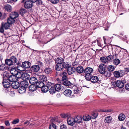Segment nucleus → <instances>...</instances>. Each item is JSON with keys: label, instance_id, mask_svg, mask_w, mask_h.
Wrapping results in <instances>:
<instances>
[{"label": "nucleus", "instance_id": "nucleus-1", "mask_svg": "<svg viewBox=\"0 0 129 129\" xmlns=\"http://www.w3.org/2000/svg\"><path fill=\"white\" fill-rule=\"evenodd\" d=\"M113 45L117 47L116 48H115L113 52V55L115 57L117 58L118 54H119V55H120V57L122 55L124 56L127 54V52L126 50L116 45Z\"/></svg>", "mask_w": 129, "mask_h": 129}, {"label": "nucleus", "instance_id": "nucleus-2", "mask_svg": "<svg viewBox=\"0 0 129 129\" xmlns=\"http://www.w3.org/2000/svg\"><path fill=\"white\" fill-rule=\"evenodd\" d=\"M93 71V70L91 68L88 67L85 69L84 73L85 74V78L86 79H89Z\"/></svg>", "mask_w": 129, "mask_h": 129}, {"label": "nucleus", "instance_id": "nucleus-3", "mask_svg": "<svg viewBox=\"0 0 129 129\" xmlns=\"http://www.w3.org/2000/svg\"><path fill=\"white\" fill-rule=\"evenodd\" d=\"M124 71L121 70L118 71H115L113 72L114 76L116 78L122 77L124 75Z\"/></svg>", "mask_w": 129, "mask_h": 129}, {"label": "nucleus", "instance_id": "nucleus-4", "mask_svg": "<svg viewBox=\"0 0 129 129\" xmlns=\"http://www.w3.org/2000/svg\"><path fill=\"white\" fill-rule=\"evenodd\" d=\"M3 84L5 88H8L11 85V83L8 82L7 77H5V75L4 74L3 76Z\"/></svg>", "mask_w": 129, "mask_h": 129}, {"label": "nucleus", "instance_id": "nucleus-5", "mask_svg": "<svg viewBox=\"0 0 129 129\" xmlns=\"http://www.w3.org/2000/svg\"><path fill=\"white\" fill-rule=\"evenodd\" d=\"M5 75V77H7L8 81L11 82H14L17 81V78H16V77L14 75L9 76L8 74H6V73H4L3 75Z\"/></svg>", "mask_w": 129, "mask_h": 129}, {"label": "nucleus", "instance_id": "nucleus-6", "mask_svg": "<svg viewBox=\"0 0 129 129\" xmlns=\"http://www.w3.org/2000/svg\"><path fill=\"white\" fill-rule=\"evenodd\" d=\"M106 67L103 64H101L99 66L98 69L99 72L101 74H104L106 70Z\"/></svg>", "mask_w": 129, "mask_h": 129}, {"label": "nucleus", "instance_id": "nucleus-7", "mask_svg": "<svg viewBox=\"0 0 129 129\" xmlns=\"http://www.w3.org/2000/svg\"><path fill=\"white\" fill-rule=\"evenodd\" d=\"M31 65V63L28 61H25L23 62L22 64L20 63V66L24 69L29 68Z\"/></svg>", "mask_w": 129, "mask_h": 129}, {"label": "nucleus", "instance_id": "nucleus-8", "mask_svg": "<svg viewBox=\"0 0 129 129\" xmlns=\"http://www.w3.org/2000/svg\"><path fill=\"white\" fill-rule=\"evenodd\" d=\"M50 56L51 59H50V60H49V64L50 65V67L49 66V71L50 72L51 71L52 69H53L54 67V60L52 59V56L51 55H50Z\"/></svg>", "mask_w": 129, "mask_h": 129}, {"label": "nucleus", "instance_id": "nucleus-9", "mask_svg": "<svg viewBox=\"0 0 129 129\" xmlns=\"http://www.w3.org/2000/svg\"><path fill=\"white\" fill-rule=\"evenodd\" d=\"M74 118L71 117H68L67 119V122L68 124L71 126H73L75 123Z\"/></svg>", "mask_w": 129, "mask_h": 129}, {"label": "nucleus", "instance_id": "nucleus-10", "mask_svg": "<svg viewBox=\"0 0 129 129\" xmlns=\"http://www.w3.org/2000/svg\"><path fill=\"white\" fill-rule=\"evenodd\" d=\"M90 78L89 79H86L88 80H90L93 83H98L99 81L98 77L96 76H90Z\"/></svg>", "mask_w": 129, "mask_h": 129}, {"label": "nucleus", "instance_id": "nucleus-11", "mask_svg": "<svg viewBox=\"0 0 129 129\" xmlns=\"http://www.w3.org/2000/svg\"><path fill=\"white\" fill-rule=\"evenodd\" d=\"M103 38L104 43L106 45L109 44L112 41L111 38L107 36H104Z\"/></svg>", "mask_w": 129, "mask_h": 129}, {"label": "nucleus", "instance_id": "nucleus-12", "mask_svg": "<svg viewBox=\"0 0 129 129\" xmlns=\"http://www.w3.org/2000/svg\"><path fill=\"white\" fill-rule=\"evenodd\" d=\"M10 59L14 65L20 66V63L17 60L16 58L14 56L10 57Z\"/></svg>", "mask_w": 129, "mask_h": 129}, {"label": "nucleus", "instance_id": "nucleus-13", "mask_svg": "<svg viewBox=\"0 0 129 129\" xmlns=\"http://www.w3.org/2000/svg\"><path fill=\"white\" fill-rule=\"evenodd\" d=\"M33 6V3L32 2L28 0L24 4V7L26 8L29 9Z\"/></svg>", "mask_w": 129, "mask_h": 129}, {"label": "nucleus", "instance_id": "nucleus-14", "mask_svg": "<svg viewBox=\"0 0 129 129\" xmlns=\"http://www.w3.org/2000/svg\"><path fill=\"white\" fill-rule=\"evenodd\" d=\"M20 83L19 81H15L12 82L11 84L12 87L15 89H17L19 87Z\"/></svg>", "mask_w": 129, "mask_h": 129}, {"label": "nucleus", "instance_id": "nucleus-15", "mask_svg": "<svg viewBox=\"0 0 129 129\" xmlns=\"http://www.w3.org/2000/svg\"><path fill=\"white\" fill-rule=\"evenodd\" d=\"M23 74V72L18 71L16 74L15 76L16 77V78H17V81L19 82L21 81V80H22V78Z\"/></svg>", "mask_w": 129, "mask_h": 129}, {"label": "nucleus", "instance_id": "nucleus-16", "mask_svg": "<svg viewBox=\"0 0 129 129\" xmlns=\"http://www.w3.org/2000/svg\"><path fill=\"white\" fill-rule=\"evenodd\" d=\"M115 84L116 86L120 88H122L124 86V83L121 81L117 80L116 81Z\"/></svg>", "mask_w": 129, "mask_h": 129}, {"label": "nucleus", "instance_id": "nucleus-17", "mask_svg": "<svg viewBox=\"0 0 129 129\" xmlns=\"http://www.w3.org/2000/svg\"><path fill=\"white\" fill-rule=\"evenodd\" d=\"M30 77V75L27 73H23V75L22 80L21 81H26L27 80H29Z\"/></svg>", "mask_w": 129, "mask_h": 129}, {"label": "nucleus", "instance_id": "nucleus-18", "mask_svg": "<svg viewBox=\"0 0 129 129\" xmlns=\"http://www.w3.org/2000/svg\"><path fill=\"white\" fill-rule=\"evenodd\" d=\"M30 83L31 84H36L37 82L38 81L37 79L35 77H31L29 79V80Z\"/></svg>", "mask_w": 129, "mask_h": 129}, {"label": "nucleus", "instance_id": "nucleus-19", "mask_svg": "<svg viewBox=\"0 0 129 129\" xmlns=\"http://www.w3.org/2000/svg\"><path fill=\"white\" fill-rule=\"evenodd\" d=\"M40 68H39V66L37 65H34L31 67L30 69L31 71L32 72H37L40 70Z\"/></svg>", "mask_w": 129, "mask_h": 129}, {"label": "nucleus", "instance_id": "nucleus-20", "mask_svg": "<svg viewBox=\"0 0 129 129\" xmlns=\"http://www.w3.org/2000/svg\"><path fill=\"white\" fill-rule=\"evenodd\" d=\"M21 87L26 88L27 87L28 85V82L26 81H19Z\"/></svg>", "mask_w": 129, "mask_h": 129}, {"label": "nucleus", "instance_id": "nucleus-21", "mask_svg": "<svg viewBox=\"0 0 129 129\" xmlns=\"http://www.w3.org/2000/svg\"><path fill=\"white\" fill-rule=\"evenodd\" d=\"M74 118L75 123H79L82 122V117L81 116H78L75 117Z\"/></svg>", "mask_w": 129, "mask_h": 129}, {"label": "nucleus", "instance_id": "nucleus-22", "mask_svg": "<svg viewBox=\"0 0 129 129\" xmlns=\"http://www.w3.org/2000/svg\"><path fill=\"white\" fill-rule=\"evenodd\" d=\"M62 83L63 85L69 87L73 84L72 82L67 80L62 81Z\"/></svg>", "mask_w": 129, "mask_h": 129}, {"label": "nucleus", "instance_id": "nucleus-23", "mask_svg": "<svg viewBox=\"0 0 129 129\" xmlns=\"http://www.w3.org/2000/svg\"><path fill=\"white\" fill-rule=\"evenodd\" d=\"M67 71L68 74L71 75L75 72V70L74 68L70 67L67 69Z\"/></svg>", "mask_w": 129, "mask_h": 129}, {"label": "nucleus", "instance_id": "nucleus-24", "mask_svg": "<svg viewBox=\"0 0 129 129\" xmlns=\"http://www.w3.org/2000/svg\"><path fill=\"white\" fill-rule=\"evenodd\" d=\"M37 89V86L34 84H31L29 87V90L30 91L33 92L35 91Z\"/></svg>", "mask_w": 129, "mask_h": 129}, {"label": "nucleus", "instance_id": "nucleus-25", "mask_svg": "<svg viewBox=\"0 0 129 129\" xmlns=\"http://www.w3.org/2000/svg\"><path fill=\"white\" fill-rule=\"evenodd\" d=\"M72 93V91L70 89H66L63 92L64 94L67 96H70Z\"/></svg>", "mask_w": 129, "mask_h": 129}, {"label": "nucleus", "instance_id": "nucleus-26", "mask_svg": "<svg viewBox=\"0 0 129 129\" xmlns=\"http://www.w3.org/2000/svg\"><path fill=\"white\" fill-rule=\"evenodd\" d=\"M60 75L62 76V81H65V80H67V74L66 72H62L61 74Z\"/></svg>", "mask_w": 129, "mask_h": 129}, {"label": "nucleus", "instance_id": "nucleus-27", "mask_svg": "<svg viewBox=\"0 0 129 129\" xmlns=\"http://www.w3.org/2000/svg\"><path fill=\"white\" fill-rule=\"evenodd\" d=\"M63 61V58L60 57H59L55 60V62L57 63V64H61Z\"/></svg>", "mask_w": 129, "mask_h": 129}, {"label": "nucleus", "instance_id": "nucleus-28", "mask_svg": "<svg viewBox=\"0 0 129 129\" xmlns=\"http://www.w3.org/2000/svg\"><path fill=\"white\" fill-rule=\"evenodd\" d=\"M75 70L77 73L80 74L84 72L83 68L81 66L77 67Z\"/></svg>", "mask_w": 129, "mask_h": 129}, {"label": "nucleus", "instance_id": "nucleus-29", "mask_svg": "<svg viewBox=\"0 0 129 129\" xmlns=\"http://www.w3.org/2000/svg\"><path fill=\"white\" fill-rule=\"evenodd\" d=\"M18 14L17 12H12L10 14V17L12 18L13 19H14L18 17Z\"/></svg>", "mask_w": 129, "mask_h": 129}, {"label": "nucleus", "instance_id": "nucleus-30", "mask_svg": "<svg viewBox=\"0 0 129 129\" xmlns=\"http://www.w3.org/2000/svg\"><path fill=\"white\" fill-rule=\"evenodd\" d=\"M116 67L114 66L110 65L107 66V68L109 72L113 71L115 68Z\"/></svg>", "mask_w": 129, "mask_h": 129}, {"label": "nucleus", "instance_id": "nucleus-31", "mask_svg": "<svg viewBox=\"0 0 129 129\" xmlns=\"http://www.w3.org/2000/svg\"><path fill=\"white\" fill-rule=\"evenodd\" d=\"M5 63L6 64H7L9 66L14 65L13 63L12 62V61H11L10 58L9 59H6L5 60Z\"/></svg>", "mask_w": 129, "mask_h": 129}, {"label": "nucleus", "instance_id": "nucleus-32", "mask_svg": "<svg viewBox=\"0 0 129 129\" xmlns=\"http://www.w3.org/2000/svg\"><path fill=\"white\" fill-rule=\"evenodd\" d=\"M36 86L37 87L40 88H42L44 84V83L42 81L37 82L36 83Z\"/></svg>", "mask_w": 129, "mask_h": 129}, {"label": "nucleus", "instance_id": "nucleus-33", "mask_svg": "<svg viewBox=\"0 0 129 129\" xmlns=\"http://www.w3.org/2000/svg\"><path fill=\"white\" fill-rule=\"evenodd\" d=\"M54 87L56 91H59L61 89V85L60 84H57L55 85Z\"/></svg>", "mask_w": 129, "mask_h": 129}, {"label": "nucleus", "instance_id": "nucleus-34", "mask_svg": "<svg viewBox=\"0 0 129 129\" xmlns=\"http://www.w3.org/2000/svg\"><path fill=\"white\" fill-rule=\"evenodd\" d=\"M120 62V61L119 59L116 58L113 60V63L115 65L117 66Z\"/></svg>", "mask_w": 129, "mask_h": 129}, {"label": "nucleus", "instance_id": "nucleus-35", "mask_svg": "<svg viewBox=\"0 0 129 129\" xmlns=\"http://www.w3.org/2000/svg\"><path fill=\"white\" fill-rule=\"evenodd\" d=\"M18 71L15 68H12L10 72L12 75L15 76Z\"/></svg>", "mask_w": 129, "mask_h": 129}, {"label": "nucleus", "instance_id": "nucleus-36", "mask_svg": "<svg viewBox=\"0 0 129 129\" xmlns=\"http://www.w3.org/2000/svg\"><path fill=\"white\" fill-rule=\"evenodd\" d=\"M26 89L24 87L21 86L19 87V89L18 90V92L20 93H22L25 92Z\"/></svg>", "mask_w": 129, "mask_h": 129}, {"label": "nucleus", "instance_id": "nucleus-37", "mask_svg": "<svg viewBox=\"0 0 129 129\" xmlns=\"http://www.w3.org/2000/svg\"><path fill=\"white\" fill-rule=\"evenodd\" d=\"M112 120V118L110 116H108L106 117L105 120V122L107 123H110Z\"/></svg>", "mask_w": 129, "mask_h": 129}, {"label": "nucleus", "instance_id": "nucleus-38", "mask_svg": "<svg viewBox=\"0 0 129 129\" xmlns=\"http://www.w3.org/2000/svg\"><path fill=\"white\" fill-rule=\"evenodd\" d=\"M41 90L43 92H46L48 90V86H43L41 88Z\"/></svg>", "mask_w": 129, "mask_h": 129}, {"label": "nucleus", "instance_id": "nucleus-39", "mask_svg": "<svg viewBox=\"0 0 129 129\" xmlns=\"http://www.w3.org/2000/svg\"><path fill=\"white\" fill-rule=\"evenodd\" d=\"M56 70L57 71H60L63 68L62 65L60 64H57L55 66Z\"/></svg>", "mask_w": 129, "mask_h": 129}, {"label": "nucleus", "instance_id": "nucleus-40", "mask_svg": "<svg viewBox=\"0 0 129 129\" xmlns=\"http://www.w3.org/2000/svg\"><path fill=\"white\" fill-rule=\"evenodd\" d=\"M1 63V64H0V70L2 71L5 70L7 69L6 64Z\"/></svg>", "mask_w": 129, "mask_h": 129}, {"label": "nucleus", "instance_id": "nucleus-41", "mask_svg": "<svg viewBox=\"0 0 129 129\" xmlns=\"http://www.w3.org/2000/svg\"><path fill=\"white\" fill-rule=\"evenodd\" d=\"M4 8L6 10L9 12H10L12 9L11 7L9 5H5L4 6Z\"/></svg>", "mask_w": 129, "mask_h": 129}, {"label": "nucleus", "instance_id": "nucleus-42", "mask_svg": "<svg viewBox=\"0 0 129 129\" xmlns=\"http://www.w3.org/2000/svg\"><path fill=\"white\" fill-rule=\"evenodd\" d=\"M100 60L103 63H107L108 61L107 60L106 57H102L100 58Z\"/></svg>", "mask_w": 129, "mask_h": 129}, {"label": "nucleus", "instance_id": "nucleus-43", "mask_svg": "<svg viewBox=\"0 0 129 129\" xmlns=\"http://www.w3.org/2000/svg\"><path fill=\"white\" fill-rule=\"evenodd\" d=\"M39 79L41 81L45 82V80H46L47 78L45 76L43 75H41L39 76Z\"/></svg>", "mask_w": 129, "mask_h": 129}, {"label": "nucleus", "instance_id": "nucleus-44", "mask_svg": "<svg viewBox=\"0 0 129 129\" xmlns=\"http://www.w3.org/2000/svg\"><path fill=\"white\" fill-rule=\"evenodd\" d=\"M83 120L84 121H87L89 120L91 118V117L88 115L84 116L83 117Z\"/></svg>", "mask_w": 129, "mask_h": 129}, {"label": "nucleus", "instance_id": "nucleus-45", "mask_svg": "<svg viewBox=\"0 0 129 129\" xmlns=\"http://www.w3.org/2000/svg\"><path fill=\"white\" fill-rule=\"evenodd\" d=\"M8 23V21H7V22L5 23L3 25H2V26L5 29H8L10 27V25H11L10 23Z\"/></svg>", "mask_w": 129, "mask_h": 129}, {"label": "nucleus", "instance_id": "nucleus-46", "mask_svg": "<svg viewBox=\"0 0 129 129\" xmlns=\"http://www.w3.org/2000/svg\"><path fill=\"white\" fill-rule=\"evenodd\" d=\"M125 115L122 114H120L118 117V119L120 121H123L125 118Z\"/></svg>", "mask_w": 129, "mask_h": 129}, {"label": "nucleus", "instance_id": "nucleus-47", "mask_svg": "<svg viewBox=\"0 0 129 129\" xmlns=\"http://www.w3.org/2000/svg\"><path fill=\"white\" fill-rule=\"evenodd\" d=\"M15 20L10 17L8 18L7 21L8 23H9L11 25L14 23L15 22Z\"/></svg>", "mask_w": 129, "mask_h": 129}, {"label": "nucleus", "instance_id": "nucleus-48", "mask_svg": "<svg viewBox=\"0 0 129 129\" xmlns=\"http://www.w3.org/2000/svg\"><path fill=\"white\" fill-rule=\"evenodd\" d=\"M56 91L54 87H51L49 90V91L50 93L52 94L54 93Z\"/></svg>", "mask_w": 129, "mask_h": 129}, {"label": "nucleus", "instance_id": "nucleus-49", "mask_svg": "<svg viewBox=\"0 0 129 129\" xmlns=\"http://www.w3.org/2000/svg\"><path fill=\"white\" fill-rule=\"evenodd\" d=\"M81 91V89L80 88H78L77 87H75L74 88L73 90V92L74 93V94H77L79 92H80Z\"/></svg>", "mask_w": 129, "mask_h": 129}, {"label": "nucleus", "instance_id": "nucleus-50", "mask_svg": "<svg viewBox=\"0 0 129 129\" xmlns=\"http://www.w3.org/2000/svg\"><path fill=\"white\" fill-rule=\"evenodd\" d=\"M114 57H115L113 55L112 56L111 55H110L106 57L107 61H108L110 62H112V60L113 59Z\"/></svg>", "mask_w": 129, "mask_h": 129}, {"label": "nucleus", "instance_id": "nucleus-51", "mask_svg": "<svg viewBox=\"0 0 129 129\" xmlns=\"http://www.w3.org/2000/svg\"><path fill=\"white\" fill-rule=\"evenodd\" d=\"M62 66L63 68H65L68 69L70 67L69 64L67 62H63Z\"/></svg>", "mask_w": 129, "mask_h": 129}, {"label": "nucleus", "instance_id": "nucleus-52", "mask_svg": "<svg viewBox=\"0 0 129 129\" xmlns=\"http://www.w3.org/2000/svg\"><path fill=\"white\" fill-rule=\"evenodd\" d=\"M27 12L26 10L24 9H21L20 10V13L23 16L24 14L26 13Z\"/></svg>", "mask_w": 129, "mask_h": 129}, {"label": "nucleus", "instance_id": "nucleus-53", "mask_svg": "<svg viewBox=\"0 0 129 129\" xmlns=\"http://www.w3.org/2000/svg\"><path fill=\"white\" fill-rule=\"evenodd\" d=\"M49 129H56V125L54 123H50L49 126Z\"/></svg>", "mask_w": 129, "mask_h": 129}, {"label": "nucleus", "instance_id": "nucleus-54", "mask_svg": "<svg viewBox=\"0 0 129 129\" xmlns=\"http://www.w3.org/2000/svg\"><path fill=\"white\" fill-rule=\"evenodd\" d=\"M30 1L32 2L33 3L36 2V4L37 6H39L40 5L41 3L40 1L39 0H30Z\"/></svg>", "mask_w": 129, "mask_h": 129}, {"label": "nucleus", "instance_id": "nucleus-55", "mask_svg": "<svg viewBox=\"0 0 129 129\" xmlns=\"http://www.w3.org/2000/svg\"><path fill=\"white\" fill-rule=\"evenodd\" d=\"M103 75L107 77H109L111 73L108 72L106 70Z\"/></svg>", "mask_w": 129, "mask_h": 129}, {"label": "nucleus", "instance_id": "nucleus-56", "mask_svg": "<svg viewBox=\"0 0 129 129\" xmlns=\"http://www.w3.org/2000/svg\"><path fill=\"white\" fill-rule=\"evenodd\" d=\"M19 120L18 119H16L14 120L12 122V123L13 124H15L19 122Z\"/></svg>", "mask_w": 129, "mask_h": 129}, {"label": "nucleus", "instance_id": "nucleus-57", "mask_svg": "<svg viewBox=\"0 0 129 129\" xmlns=\"http://www.w3.org/2000/svg\"><path fill=\"white\" fill-rule=\"evenodd\" d=\"M98 114L96 113H94L92 116L91 117V118L93 119H95L97 117Z\"/></svg>", "mask_w": 129, "mask_h": 129}, {"label": "nucleus", "instance_id": "nucleus-58", "mask_svg": "<svg viewBox=\"0 0 129 129\" xmlns=\"http://www.w3.org/2000/svg\"><path fill=\"white\" fill-rule=\"evenodd\" d=\"M50 2L53 4H55L58 3V0H50Z\"/></svg>", "mask_w": 129, "mask_h": 129}, {"label": "nucleus", "instance_id": "nucleus-59", "mask_svg": "<svg viewBox=\"0 0 129 129\" xmlns=\"http://www.w3.org/2000/svg\"><path fill=\"white\" fill-rule=\"evenodd\" d=\"M60 129H67V127L65 125L63 124L60 126Z\"/></svg>", "mask_w": 129, "mask_h": 129}, {"label": "nucleus", "instance_id": "nucleus-60", "mask_svg": "<svg viewBox=\"0 0 129 129\" xmlns=\"http://www.w3.org/2000/svg\"><path fill=\"white\" fill-rule=\"evenodd\" d=\"M60 116L61 117L63 118H65L67 117V115L64 113L61 114Z\"/></svg>", "mask_w": 129, "mask_h": 129}, {"label": "nucleus", "instance_id": "nucleus-61", "mask_svg": "<svg viewBox=\"0 0 129 129\" xmlns=\"http://www.w3.org/2000/svg\"><path fill=\"white\" fill-rule=\"evenodd\" d=\"M37 66H39V68L42 67L43 66V64L41 61H39L38 62Z\"/></svg>", "mask_w": 129, "mask_h": 129}, {"label": "nucleus", "instance_id": "nucleus-62", "mask_svg": "<svg viewBox=\"0 0 129 129\" xmlns=\"http://www.w3.org/2000/svg\"><path fill=\"white\" fill-rule=\"evenodd\" d=\"M125 88L126 89L129 90V83L125 85Z\"/></svg>", "mask_w": 129, "mask_h": 129}, {"label": "nucleus", "instance_id": "nucleus-63", "mask_svg": "<svg viewBox=\"0 0 129 129\" xmlns=\"http://www.w3.org/2000/svg\"><path fill=\"white\" fill-rule=\"evenodd\" d=\"M5 125L7 126H8L10 125V123L9 122V121L8 120L5 121Z\"/></svg>", "mask_w": 129, "mask_h": 129}, {"label": "nucleus", "instance_id": "nucleus-64", "mask_svg": "<svg viewBox=\"0 0 129 129\" xmlns=\"http://www.w3.org/2000/svg\"><path fill=\"white\" fill-rule=\"evenodd\" d=\"M50 123H54V122L55 121V119L53 118H51Z\"/></svg>", "mask_w": 129, "mask_h": 129}]
</instances>
